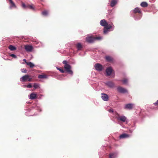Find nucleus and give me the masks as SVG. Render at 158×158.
I'll list each match as a JSON object with an SVG mask.
<instances>
[{"instance_id": "obj_15", "label": "nucleus", "mask_w": 158, "mask_h": 158, "mask_svg": "<svg viewBox=\"0 0 158 158\" xmlns=\"http://www.w3.org/2000/svg\"><path fill=\"white\" fill-rule=\"evenodd\" d=\"M130 135L126 133H123L120 135L119 138L120 139H125L129 138Z\"/></svg>"}, {"instance_id": "obj_35", "label": "nucleus", "mask_w": 158, "mask_h": 158, "mask_svg": "<svg viewBox=\"0 0 158 158\" xmlns=\"http://www.w3.org/2000/svg\"><path fill=\"white\" fill-rule=\"evenodd\" d=\"M153 104L156 106H158V100H157Z\"/></svg>"}, {"instance_id": "obj_41", "label": "nucleus", "mask_w": 158, "mask_h": 158, "mask_svg": "<svg viewBox=\"0 0 158 158\" xmlns=\"http://www.w3.org/2000/svg\"><path fill=\"white\" fill-rule=\"evenodd\" d=\"M23 61L25 62L26 63L27 62L26 60L25 59H24Z\"/></svg>"}, {"instance_id": "obj_45", "label": "nucleus", "mask_w": 158, "mask_h": 158, "mask_svg": "<svg viewBox=\"0 0 158 158\" xmlns=\"http://www.w3.org/2000/svg\"><path fill=\"white\" fill-rule=\"evenodd\" d=\"M6 60H8V59H6Z\"/></svg>"}, {"instance_id": "obj_13", "label": "nucleus", "mask_w": 158, "mask_h": 158, "mask_svg": "<svg viewBox=\"0 0 158 158\" xmlns=\"http://www.w3.org/2000/svg\"><path fill=\"white\" fill-rule=\"evenodd\" d=\"M118 0H111L110 3V6L111 7L114 6L118 3Z\"/></svg>"}, {"instance_id": "obj_14", "label": "nucleus", "mask_w": 158, "mask_h": 158, "mask_svg": "<svg viewBox=\"0 0 158 158\" xmlns=\"http://www.w3.org/2000/svg\"><path fill=\"white\" fill-rule=\"evenodd\" d=\"M86 40L88 42L92 43H93L95 40L94 38L89 37L86 38Z\"/></svg>"}, {"instance_id": "obj_16", "label": "nucleus", "mask_w": 158, "mask_h": 158, "mask_svg": "<svg viewBox=\"0 0 158 158\" xmlns=\"http://www.w3.org/2000/svg\"><path fill=\"white\" fill-rule=\"evenodd\" d=\"M25 49L27 52H31L33 49V47L31 46L26 45L25 46Z\"/></svg>"}, {"instance_id": "obj_44", "label": "nucleus", "mask_w": 158, "mask_h": 158, "mask_svg": "<svg viewBox=\"0 0 158 158\" xmlns=\"http://www.w3.org/2000/svg\"><path fill=\"white\" fill-rule=\"evenodd\" d=\"M41 96H42V95H41L40 94V97Z\"/></svg>"}, {"instance_id": "obj_36", "label": "nucleus", "mask_w": 158, "mask_h": 158, "mask_svg": "<svg viewBox=\"0 0 158 158\" xmlns=\"http://www.w3.org/2000/svg\"><path fill=\"white\" fill-rule=\"evenodd\" d=\"M94 38H95V40H99L101 39V38H102L101 37H96Z\"/></svg>"}, {"instance_id": "obj_26", "label": "nucleus", "mask_w": 158, "mask_h": 158, "mask_svg": "<svg viewBox=\"0 0 158 158\" xmlns=\"http://www.w3.org/2000/svg\"><path fill=\"white\" fill-rule=\"evenodd\" d=\"M27 65L29 66L31 68H33L34 66L33 64L31 62H26Z\"/></svg>"}, {"instance_id": "obj_23", "label": "nucleus", "mask_w": 158, "mask_h": 158, "mask_svg": "<svg viewBox=\"0 0 158 158\" xmlns=\"http://www.w3.org/2000/svg\"><path fill=\"white\" fill-rule=\"evenodd\" d=\"M48 76L45 74L40 75V82L41 81V79H47Z\"/></svg>"}, {"instance_id": "obj_31", "label": "nucleus", "mask_w": 158, "mask_h": 158, "mask_svg": "<svg viewBox=\"0 0 158 158\" xmlns=\"http://www.w3.org/2000/svg\"><path fill=\"white\" fill-rule=\"evenodd\" d=\"M9 55L15 58H16L17 57L15 55L13 54H9Z\"/></svg>"}, {"instance_id": "obj_8", "label": "nucleus", "mask_w": 158, "mask_h": 158, "mask_svg": "<svg viewBox=\"0 0 158 158\" xmlns=\"http://www.w3.org/2000/svg\"><path fill=\"white\" fill-rule=\"evenodd\" d=\"M134 105L133 103H128L125 105L124 108L125 109L131 110L133 108Z\"/></svg>"}, {"instance_id": "obj_3", "label": "nucleus", "mask_w": 158, "mask_h": 158, "mask_svg": "<svg viewBox=\"0 0 158 158\" xmlns=\"http://www.w3.org/2000/svg\"><path fill=\"white\" fill-rule=\"evenodd\" d=\"M133 11L134 13L133 16V17L134 19L136 20H139L142 17V15H139V17L138 18L136 16H138L137 13H138L139 14H141V13H142L140 9L138 7H136L133 10Z\"/></svg>"}, {"instance_id": "obj_30", "label": "nucleus", "mask_w": 158, "mask_h": 158, "mask_svg": "<svg viewBox=\"0 0 158 158\" xmlns=\"http://www.w3.org/2000/svg\"><path fill=\"white\" fill-rule=\"evenodd\" d=\"M22 6L24 9H26L27 8V5H26L23 2H22Z\"/></svg>"}, {"instance_id": "obj_28", "label": "nucleus", "mask_w": 158, "mask_h": 158, "mask_svg": "<svg viewBox=\"0 0 158 158\" xmlns=\"http://www.w3.org/2000/svg\"><path fill=\"white\" fill-rule=\"evenodd\" d=\"M27 8H28L31 10L34 9V7L32 5H27Z\"/></svg>"}, {"instance_id": "obj_25", "label": "nucleus", "mask_w": 158, "mask_h": 158, "mask_svg": "<svg viewBox=\"0 0 158 158\" xmlns=\"http://www.w3.org/2000/svg\"><path fill=\"white\" fill-rule=\"evenodd\" d=\"M76 46L77 47V50H80L82 48V45L81 43H78L76 44Z\"/></svg>"}, {"instance_id": "obj_27", "label": "nucleus", "mask_w": 158, "mask_h": 158, "mask_svg": "<svg viewBox=\"0 0 158 158\" xmlns=\"http://www.w3.org/2000/svg\"><path fill=\"white\" fill-rule=\"evenodd\" d=\"M56 69L59 70L61 73H64V71L63 69L60 68H59L57 67H56Z\"/></svg>"}, {"instance_id": "obj_29", "label": "nucleus", "mask_w": 158, "mask_h": 158, "mask_svg": "<svg viewBox=\"0 0 158 158\" xmlns=\"http://www.w3.org/2000/svg\"><path fill=\"white\" fill-rule=\"evenodd\" d=\"M122 81L123 84H126L128 82V79H127L125 78L122 80Z\"/></svg>"}, {"instance_id": "obj_9", "label": "nucleus", "mask_w": 158, "mask_h": 158, "mask_svg": "<svg viewBox=\"0 0 158 158\" xmlns=\"http://www.w3.org/2000/svg\"><path fill=\"white\" fill-rule=\"evenodd\" d=\"M117 119L123 122H124L127 119V117L123 115L121 116L118 115L117 117Z\"/></svg>"}, {"instance_id": "obj_40", "label": "nucleus", "mask_w": 158, "mask_h": 158, "mask_svg": "<svg viewBox=\"0 0 158 158\" xmlns=\"http://www.w3.org/2000/svg\"><path fill=\"white\" fill-rule=\"evenodd\" d=\"M40 0V2H44L45 1V0Z\"/></svg>"}, {"instance_id": "obj_2", "label": "nucleus", "mask_w": 158, "mask_h": 158, "mask_svg": "<svg viewBox=\"0 0 158 158\" xmlns=\"http://www.w3.org/2000/svg\"><path fill=\"white\" fill-rule=\"evenodd\" d=\"M63 63L64 64V67L66 72L72 76L73 74V71L71 69V67L70 65L67 64L66 60H64Z\"/></svg>"}, {"instance_id": "obj_6", "label": "nucleus", "mask_w": 158, "mask_h": 158, "mask_svg": "<svg viewBox=\"0 0 158 158\" xmlns=\"http://www.w3.org/2000/svg\"><path fill=\"white\" fill-rule=\"evenodd\" d=\"M94 67L95 69L98 71H101L103 69L102 65L99 63L96 64L94 65Z\"/></svg>"}, {"instance_id": "obj_32", "label": "nucleus", "mask_w": 158, "mask_h": 158, "mask_svg": "<svg viewBox=\"0 0 158 158\" xmlns=\"http://www.w3.org/2000/svg\"><path fill=\"white\" fill-rule=\"evenodd\" d=\"M135 126H134L133 128V129H131V128L129 130V131L130 132V133L132 132L135 129Z\"/></svg>"}, {"instance_id": "obj_19", "label": "nucleus", "mask_w": 158, "mask_h": 158, "mask_svg": "<svg viewBox=\"0 0 158 158\" xmlns=\"http://www.w3.org/2000/svg\"><path fill=\"white\" fill-rule=\"evenodd\" d=\"M37 98L36 94L34 93H31L30 95V98L31 99H34Z\"/></svg>"}, {"instance_id": "obj_12", "label": "nucleus", "mask_w": 158, "mask_h": 158, "mask_svg": "<svg viewBox=\"0 0 158 158\" xmlns=\"http://www.w3.org/2000/svg\"><path fill=\"white\" fill-rule=\"evenodd\" d=\"M108 23H109L107 22L105 19L101 20L100 22V25L101 26L104 27H105L106 26V25H108Z\"/></svg>"}, {"instance_id": "obj_11", "label": "nucleus", "mask_w": 158, "mask_h": 158, "mask_svg": "<svg viewBox=\"0 0 158 158\" xmlns=\"http://www.w3.org/2000/svg\"><path fill=\"white\" fill-rule=\"evenodd\" d=\"M106 85L110 88H113L115 86L114 84L111 81H108L105 83Z\"/></svg>"}, {"instance_id": "obj_24", "label": "nucleus", "mask_w": 158, "mask_h": 158, "mask_svg": "<svg viewBox=\"0 0 158 158\" xmlns=\"http://www.w3.org/2000/svg\"><path fill=\"white\" fill-rule=\"evenodd\" d=\"M8 48L11 51H14V50H16V48L15 46H14L11 45H10L9 46Z\"/></svg>"}, {"instance_id": "obj_5", "label": "nucleus", "mask_w": 158, "mask_h": 158, "mask_svg": "<svg viewBox=\"0 0 158 158\" xmlns=\"http://www.w3.org/2000/svg\"><path fill=\"white\" fill-rule=\"evenodd\" d=\"M117 90L120 93L125 94L128 93V91L126 89L121 86H119L118 87Z\"/></svg>"}, {"instance_id": "obj_21", "label": "nucleus", "mask_w": 158, "mask_h": 158, "mask_svg": "<svg viewBox=\"0 0 158 158\" xmlns=\"http://www.w3.org/2000/svg\"><path fill=\"white\" fill-rule=\"evenodd\" d=\"M42 15L44 16H47L49 15V12L47 10H44L42 12Z\"/></svg>"}, {"instance_id": "obj_38", "label": "nucleus", "mask_w": 158, "mask_h": 158, "mask_svg": "<svg viewBox=\"0 0 158 158\" xmlns=\"http://www.w3.org/2000/svg\"><path fill=\"white\" fill-rule=\"evenodd\" d=\"M108 111L109 112H110V113H113V110L112 109H109L108 110Z\"/></svg>"}, {"instance_id": "obj_4", "label": "nucleus", "mask_w": 158, "mask_h": 158, "mask_svg": "<svg viewBox=\"0 0 158 158\" xmlns=\"http://www.w3.org/2000/svg\"><path fill=\"white\" fill-rule=\"evenodd\" d=\"M106 76L107 77L111 76V78H113L114 77V72L111 67L107 68L106 70Z\"/></svg>"}, {"instance_id": "obj_34", "label": "nucleus", "mask_w": 158, "mask_h": 158, "mask_svg": "<svg viewBox=\"0 0 158 158\" xmlns=\"http://www.w3.org/2000/svg\"><path fill=\"white\" fill-rule=\"evenodd\" d=\"M21 72L23 73H26L27 71H26V69H21Z\"/></svg>"}, {"instance_id": "obj_42", "label": "nucleus", "mask_w": 158, "mask_h": 158, "mask_svg": "<svg viewBox=\"0 0 158 158\" xmlns=\"http://www.w3.org/2000/svg\"><path fill=\"white\" fill-rule=\"evenodd\" d=\"M134 126H132V127H131V129H133V127H134Z\"/></svg>"}, {"instance_id": "obj_17", "label": "nucleus", "mask_w": 158, "mask_h": 158, "mask_svg": "<svg viewBox=\"0 0 158 158\" xmlns=\"http://www.w3.org/2000/svg\"><path fill=\"white\" fill-rule=\"evenodd\" d=\"M10 2V8H16V6L12 0H9Z\"/></svg>"}, {"instance_id": "obj_22", "label": "nucleus", "mask_w": 158, "mask_h": 158, "mask_svg": "<svg viewBox=\"0 0 158 158\" xmlns=\"http://www.w3.org/2000/svg\"><path fill=\"white\" fill-rule=\"evenodd\" d=\"M141 6L143 7H147L148 6V4L147 2H142L140 4Z\"/></svg>"}, {"instance_id": "obj_7", "label": "nucleus", "mask_w": 158, "mask_h": 158, "mask_svg": "<svg viewBox=\"0 0 158 158\" xmlns=\"http://www.w3.org/2000/svg\"><path fill=\"white\" fill-rule=\"evenodd\" d=\"M30 76L28 75H25L23 76L20 79L21 81H31V78H30Z\"/></svg>"}, {"instance_id": "obj_20", "label": "nucleus", "mask_w": 158, "mask_h": 158, "mask_svg": "<svg viewBox=\"0 0 158 158\" xmlns=\"http://www.w3.org/2000/svg\"><path fill=\"white\" fill-rule=\"evenodd\" d=\"M105 59L106 61L109 62H111L113 60V58L110 56H106Z\"/></svg>"}, {"instance_id": "obj_37", "label": "nucleus", "mask_w": 158, "mask_h": 158, "mask_svg": "<svg viewBox=\"0 0 158 158\" xmlns=\"http://www.w3.org/2000/svg\"><path fill=\"white\" fill-rule=\"evenodd\" d=\"M32 87V86L31 84L30 83L27 86V88H31Z\"/></svg>"}, {"instance_id": "obj_18", "label": "nucleus", "mask_w": 158, "mask_h": 158, "mask_svg": "<svg viewBox=\"0 0 158 158\" xmlns=\"http://www.w3.org/2000/svg\"><path fill=\"white\" fill-rule=\"evenodd\" d=\"M118 154L116 152L110 153L109 155V158H116Z\"/></svg>"}, {"instance_id": "obj_1", "label": "nucleus", "mask_w": 158, "mask_h": 158, "mask_svg": "<svg viewBox=\"0 0 158 158\" xmlns=\"http://www.w3.org/2000/svg\"><path fill=\"white\" fill-rule=\"evenodd\" d=\"M114 28V26L113 24L111 23H110L108 25L104 27L103 29V33L105 34H106L108 32L113 31Z\"/></svg>"}, {"instance_id": "obj_39", "label": "nucleus", "mask_w": 158, "mask_h": 158, "mask_svg": "<svg viewBox=\"0 0 158 158\" xmlns=\"http://www.w3.org/2000/svg\"><path fill=\"white\" fill-rule=\"evenodd\" d=\"M142 15V13H141V14H139V13H138V14H137L138 16H136V17H138H138H139V15Z\"/></svg>"}, {"instance_id": "obj_43", "label": "nucleus", "mask_w": 158, "mask_h": 158, "mask_svg": "<svg viewBox=\"0 0 158 158\" xmlns=\"http://www.w3.org/2000/svg\"><path fill=\"white\" fill-rule=\"evenodd\" d=\"M38 78H40V75H39L38 77Z\"/></svg>"}, {"instance_id": "obj_10", "label": "nucleus", "mask_w": 158, "mask_h": 158, "mask_svg": "<svg viewBox=\"0 0 158 158\" xmlns=\"http://www.w3.org/2000/svg\"><path fill=\"white\" fill-rule=\"evenodd\" d=\"M101 97L102 99L105 101H107L108 100L109 97L108 95L106 94L103 93H102Z\"/></svg>"}, {"instance_id": "obj_33", "label": "nucleus", "mask_w": 158, "mask_h": 158, "mask_svg": "<svg viewBox=\"0 0 158 158\" xmlns=\"http://www.w3.org/2000/svg\"><path fill=\"white\" fill-rule=\"evenodd\" d=\"M33 86L35 89H36L39 87V86L37 84L34 83Z\"/></svg>"}]
</instances>
